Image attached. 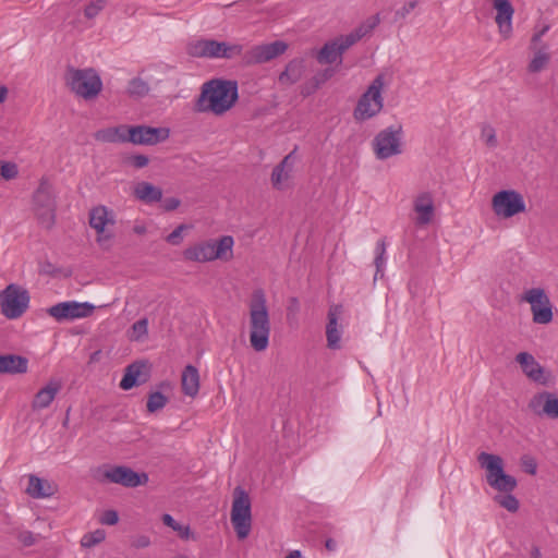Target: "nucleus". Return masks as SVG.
I'll list each match as a JSON object with an SVG mask.
<instances>
[{"label": "nucleus", "mask_w": 558, "mask_h": 558, "mask_svg": "<svg viewBox=\"0 0 558 558\" xmlns=\"http://www.w3.org/2000/svg\"><path fill=\"white\" fill-rule=\"evenodd\" d=\"M494 8L497 11L495 22L498 25L500 35L507 39L512 33V15L514 13L512 4L508 0H493Z\"/></svg>", "instance_id": "21"}, {"label": "nucleus", "mask_w": 558, "mask_h": 558, "mask_svg": "<svg viewBox=\"0 0 558 558\" xmlns=\"http://www.w3.org/2000/svg\"><path fill=\"white\" fill-rule=\"evenodd\" d=\"M250 310V343L256 352L265 351L269 345L270 319L265 292L256 289L252 293Z\"/></svg>", "instance_id": "2"}, {"label": "nucleus", "mask_w": 558, "mask_h": 558, "mask_svg": "<svg viewBox=\"0 0 558 558\" xmlns=\"http://www.w3.org/2000/svg\"><path fill=\"white\" fill-rule=\"evenodd\" d=\"M182 391L184 395L195 397L199 390V374L195 366L187 365L182 372Z\"/></svg>", "instance_id": "28"}, {"label": "nucleus", "mask_w": 558, "mask_h": 558, "mask_svg": "<svg viewBox=\"0 0 558 558\" xmlns=\"http://www.w3.org/2000/svg\"><path fill=\"white\" fill-rule=\"evenodd\" d=\"M327 347L331 350L340 349L341 330L326 328Z\"/></svg>", "instance_id": "44"}, {"label": "nucleus", "mask_w": 558, "mask_h": 558, "mask_svg": "<svg viewBox=\"0 0 558 558\" xmlns=\"http://www.w3.org/2000/svg\"><path fill=\"white\" fill-rule=\"evenodd\" d=\"M550 26L548 24H545L542 28L534 29V34L531 37L530 47L529 48H537L541 47L543 36L549 31Z\"/></svg>", "instance_id": "49"}, {"label": "nucleus", "mask_w": 558, "mask_h": 558, "mask_svg": "<svg viewBox=\"0 0 558 558\" xmlns=\"http://www.w3.org/2000/svg\"><path fill=\"white\" fill-rule=\"evenodd\" d=\"M529 408L538 416L558 418V398L551 392L543 391L534 395L529 402Z\"/></svg>", "instance_id": "18"}, {"label": "nucleus", "mask_w": 558, "mask_h": 558, "mask_svg": "<svg viewBox=\"0 0 558 558\" xmlns=\"http://www.w3.org/2000/svg\"><path fill=\"white\" fill-rule=\"evenodd\" d=\"M363 36L359 33V31L355 28L350 34H347L344 36H340L336 38V43L339 45V48L342 52L347 51L351 46H353L355 43H357L360 39H362Z\"/></svg>", "instance_id": "39"}, {"label": "nucleus", "mask_w": 558, "mask_h": 558, "mask_svg": "<svg viewBox=\"0 0 558 558\" xmlns=\"http://www.w3.org/2000/svg\"><path fill=\"white\" fill-rule=\"evenodd\" d=\"M375 253H376V255H385L386 254V242L384 239H381L377 242Z\"/></svg>", "instance_id": "61"}, {"label": "nucleus", "mask_w": 558, "mask_h": 558, "mask_svg": "<svg viewBox=\"0 0 558 558\" xmlns=\"http://www.w3.org/2000/svg\"><path fill=\"white\" fill-rule=\"evenodd\" d=\"M134 196L146 204H151L161 201L162 191L151 183L140 182L134 187Z\"/></svg>", "instance_id": "30"}, {"label": "nucleus", "mask_w": 558, "mask_h": 558, "mask_svg": "<svg viewBox=\"0 0 558 558\" xmlns=\"http://www.w3.org/2000/svg\"><path fill=\"white\" fill-rule=\"evenodd\" d=\"M19 175V167L13 161L0 160V177L5 181L14 180Z\"/></svg>", "instance_id": "40"}, {"label": "nucleus", "mask_w": 558, "mask_h": 558, "mask_svg": "<svg viewBox=\"0 0 558 558\" xmlns=\"http://www.w3.org/2000/svg\"><path fill=\"white\" fill-rule=\"evenodd\" d=\"M189 229V226L182 223L179 225L166 238V241L171 245H179L183 241L182 232Z\"/></svg>", "instance_id": "47"}, {"label": "nucleus", "mask_w": 558, "mask_h": 558, "mask_svg": "<svg viewBox=\"0 0 558 558\" xmlns=\"http://www.w3.org/2000/svg\"><path fill=\"white\" fill-rule=\"evenodd\" d=\"M33 210L44 228L51 229L56 222L57 201L52 183L47 177L39 180L33 193Z\"/></svg>", "instance_id": "4"}, {"label": "nucleus", "mask_w": 558, "mask_h": 558, "mask_svg": "<svg viewBox=\"0 0 558 558\" xmlns=\"http://www.w3.org/2000/svg\"><path fill=\"white\" fill-rule=\"evenodd\" d=\"M29 293L19 284L11 283L0 292L2 314L9 319L21 317L28 308Z\"/></svg>", "instance_id": "9"}, {"label": "nucleus", "mask_w": 558, "mask_h": 558, "mask_svg": "<svg viewBox=\"0 0 558 558\" xmlns=\"http://www.w3.org/2000/svg\"><path fill=\"white\" fill-rule=\"evenodd\" d=\"M149 378V366L145 361H135L128 365L120 381V388L130 390L135 386L145 384Z\"/></svg>", "instance_id": "19"}, {"label": "nucleus", "mask_w": 558, "mask_h": 558, "mask_svg": "<svg viewBox=\"0 0 558 558\" xmlns=\"http://www.w3.org/2000/svg\"><path fill=\"white\" fill-rule=\"evenodd\" d=\"M106 537V532L101 529H98L94 532L86 533L82 539L81 545L85 548H92L98 544H100Z\"/></svg>", "instance_id": "37"}, {"label": "nucleus", "mask_w": 558, "mask_h": 558, "mask_svg": "<svg viewBox=\"0 0 558 558\" xmlns=\"http://www.w3.org/2000/svg\"><path fill=\"white\" fill-rule=\"evenodd\" d=\"M28 360L16 354L0 355V374H25Z\"/></svg>", "instance_id": "24"}, {"label": "nucleus", "mask_w": 558, "mask_h": 558, "mask_svg": "<svg viewBox=\"0 0 558 558\" xmlns=\"http://www.w3.org/2000/svg\"><path fill=\"white\" fill-rule=\"evenodd\" d=\"M118 521L119 515L114 510H106L100 518V523L106 525H114Z\"/></svg>", "instance_id": "56"}, {"label": "nucleus", "mask_w": 558, "mask_h": 558, "mask_svg": "<svg viewBox=\"0 0 558 558\" xmlns=\"http://www.w3.org/2000/svg\"><path fill=\"white\" fill-rule=\"evenodd\" d=\"M303 72V60L293 59L287 64L286 70L279 75V82L281 84H294L302 77Z\"/></svg>", "instance_id": "32"}, {"label": "nucleus", "mask_w": 558, "mask_h": 558, "mask_svg": "<svg viewBox=\"0 0 558 558\" xmlns=\"http://www.w3.org/2000/svg\"><path fill=\"white\" fill-rule=\"evenodd\" d=\"M122 161L125 166H130L135 169H142L148 166L149 158L142 154H135L125 156Z\"/></svg>", "instance_id": "41"}, {"label": "nucleus", "mask_w": 558, "mask_h": 558, "mask_svg": "<svg viewBox=\"0 0 558 558\" xmlns=\"http://www.w3.org/2000/svg\"><path fill=\"white\" fill-rule=\"evenodd\" d=\"M128 90L131 96L144 97L148 94L149 86L147 82L143 81L142 78L134 77L131 80Z\"/></svg>", "instance_id": "38"}, {"label": "nucleus", "mask_w": 558, "mask_h": 558, "mask_svg": "<svg viewBox=\"0 0 558 558\" xmlns=\"http://www.w3.org/2000/svg\"><path fill=\"white\" fill-rule=\"evenodd\" d=\"M116 223L114 214L104 205H98L89 210V226L97 232V242L104 244L112 239V234L106 233L107 226Z\"/></svg>", "instance_id": "17"}, {"label": "nucleus", "mask_w": 558, "mask_h": 558, "mask_svg": "<svg viewBox=\"0 0 558 558\" xmlns=\"http://www.w3.org/2000/svg\"><path fill=\"white\" fill-rule=\"evenodd\" d=\"M384 80L381 75L376 76L367 90L360 97L353 116L357 121H365L375 117L383 109L381 88Z\"/></svg>", "instance_id": "8"}, {"label": "nucleus", "mask_w": 558, "mask_h": 558, "mask_svg": "<svg viewBox=\"0 0 558 558\" xmlns=\"http://www.w3.org/2000/svg\"><path fill=\"white\" fill-rule=\"evenodd\" d=\"M239 99L236 81L213 78L201 87V94L194 102V112H211L222 116L229 111Z\"/></svg>", "instance_id": "1"}, {"label": "nucleus", "mask_w": 558, "mask_h": 558, "mask_svg": "<svg viewBox=\"0 0 558 558\" xmlns=\"http://www.w3.org/2000/svg\"><path fill=\"white\" fill-rule=\"evenodd\" d=\"M413 209L417 214L415 223L417 226L428 225L433 220L435 214L432 194L429 192L420 193L413 202Z\"/></svg>", "instance_id": "22"}, {"label": "nucleus", "mask_w": 558, "mask_h": 558, "mask_svg": "<svg viewBox=\"0 0 558 558\" xmlns=\"http://www.w3.org/2000/svg\"><path fill=\"white\" fill-rule=\"evenodd\" d=\"M402 126H389L380 131L374 140V150L378 159H388L401 154Z\"/></svg>", "instance_id": "12"}, {"label": "nucleus", "mask_w": 558, "mask_h": 558, "mask_svg": "<svg viewBox=\"0 0 558 558\" xmlns=\"http://www.w3.org/2000/svg\"><path fill=\"white\" fill-rule=\"evenodd\" d=\"M104 477L110 483L119 484L129 488L146 485L149 480L147 473L135 472L126 465L110 466L104 472Z\"/></svg>", "instance_id": "14"}, {"label": "nucleus", "mask_w": 558, "mask_h": 558, "mask_svg": "<svg viewBox=\"0 0 558 558\" xmlns=\"http://www.w3.org/2000/svg\"><path fill=\"white\" fill-rule=\"evenodd\" d=\"M95 140L104 143H116L113 129L112 128H106L98 130L95 133Z\"/></svg>", "instance_id": "51"}, {"label": "nucleus", "mask_w": 558, "mask_h": 558, "mask_svg": "<svg viewBox=\"0 0 558 558\" xmlns=\"http://www.w3.org/2000/svg\"><path fill=\"white\" fill-rule=\"evenodd\" d=\"M530 50L533 51L534 56L527 65V71L530 73H538L543 71L550 61L549 46L542 44L541 47L530 48Z\"/></svg>", "instance_id": "29"}, {"label": "nucleus", "mask_w": 558, "mask_h": 558, "mask_svg": "<svg viewBox=\"0 0 558 558\" xmlns=\"http://www.w3.org/2000/svg\"><path fill=\"white\" fill-rule=\"evenodd\" d=\"M295 160V149L288 154L272 170L271 183L277 190L282 189L283 182L290 179Z\"/></svg>", "instance_id": "23"}, {"label": "nucleus", "mask_w": 558, "mask_h": 558, "mask_svg": "<svg viewBox=\"0 0 558 558\" xmlns=\"http://www.w3.org/2000/svg\"><path fill=\"white\" fill-rule=\"evenodd\" d=\"M95 306L87 302L66 301L50 306L47 313L57 322L85 318L93 314Z\"/></svg>", "instance_id": "13"}, {"label": "nucleus", "mask_w": 558, "mask_h": 558, "mask_svg": "<svg viewBox=\"0 0 558 558\" xmlns=\"http://www.w3.org/2000/svg\"><path fill=\"white\" fill-rule=\"evenodd\" d=\"M343 52L339 48L336 40L326 43L316 54V60L320 64H331L335 62H342Z\"/></svg>", "instance_id": "31"}, {"label": "nucleus", "mask_w": 558, "mask_h": 558, "mask_svg": "<svg viewBox=\"0 0 558 558\" xmlns=\"http://www.w3.org/2000/svg\"><path fill=\"white\" fill-rule=\"evenodd\" d=\"M521 466L524 470V472L535 475L537 470V463L535 459L531 456H523L521 458Z\"/></svg>", "instance_id": "53"}, {"label": "nucleus", "mask_w": 558, "mask_h": 558, "mask_svg": "<svg viewBox=\"0 0 558 558\" xmlns=\"http://www.w3.org/2000/svg\"><path fill=\"white\" fill-rule=\"evenodd\" d=\"M231 523L239 539L248 536L252 527L251 499L241 486L233 489Z\"/></svg>", "instance_id": "6"}, {"label": "nucleus", "mask_w": 558, "mask_h": 558, "mask_svg": "<svg viewBox=\"0 0 558 558\" xmlns=\"http://www.w3.org/2000/svg\"><path fill=\"white\" fill-rule=\"evenodd\" d=\"M170 136L168 128H154L145 124L132 125L130 129L131 144L153 146L167 141Z\"/></svg>", "instance_id": "15"}, {"label": "nucleus", "mask_w": 558, "mask_h": 558, "mask_svg": "<svg viewBox=\"0 0 558 558\" xmlns=\"http://www.w3.org/2000/svg\"><path fill=\"white\" fill-rule=\"evenodd\" d=\"M342 313L341 305H332L328 311V323L326 328L339 329L338 319Z\"/></svg>", "instance_id": "46"}, {"label": "nucleus", "mask_w": 558, "mask_h": 558, "mask_svg": "<svg viewBox=\"0 0 558 558\" xmlns=\"http://www.w3.org/2000/svg\"><path fill=\"white\" fill-rule=\"evenodd\" d=\"M134 333L136 335V339H140L143 336H146L148 332V320L147 318H142L135 322L132 326Z\"/></svg>", "instance_id": "54"}, {"label": "nucleus", "mask_w": 558, "mask_h": 558, "mask_svg": "<svg viewBox=\"0 0 558 558\" xmlns=\"http://www.w3.org/2000/svg\"><path fill=\"white\" fill-rule=\"evenodd\" d=\"M380 23L379 14L366 19L356 29L364 37L369 34Z\"/></svg>", "instance_id": "45"}, {"label": "nucleus", "mask_w": 558, "mask_h": 558, "mask_svg": "<svg viewBox=\"0 0 558 558\" xmlns=\"http://www.w3.org/2000/svg\"><path fill=\"white\" fill-rule=\"evenodd\" d=\"M64 81L71 92L85 100L96 98L102 89V81L93 68L75 69L68 66Z\"/></svg>", "instance_id": "3"}, {"label": "nucleus", "mask_w": 558, "mask_h": 558, "mask_svg": "<svg viewBox=\"0 0 558 558\" xmlns=\"http://www.w3.org/2000/svg\"><path fill=\"white\" fill-rule=\"evenodd\" d=\"M132 125L129 124H120L118 126H113V134L116 138V143H131L130 138V129Z\"/></svg>", "instance_id": "43"}, {"label": "nucleus", "mask_w": 558, "mask_h": 558, "mask_svg": "<svg viewBox=\"0 0 558 558\" xmlns=\"http://www.w3.org/2000/svg\"><path fill=\"white\" fill-rule=\"evenodd\" d=\"M481 137L485 142V144L490 148H495L498 145L496 131L489 124L483 125L482 132H481Z\"/></svg>", "instance_id": "42"}, {"label": "nucleus", "mask_w": 558, "mask_h": 558, "mask_svg": "<svg viewBox=\"0 0 558 558\" xmlns=\"http://www.w3.org/2000/svg\"><path fill=\"white\" fill-rule=\"evenodd\" d=\"M181 202L179 198L169 197L163 201L162 207L167 211H171L177 209L180 206Z\"/></svg>", "instance_id": "59"}, {"label": "nucleus", "mask_w": 558, "mask_h": 558, "mask_svg": "<svg viewBox=\"0 0 558 558\" xmlns=\"http://www.w3.org/2000/svg\"><path fill=\"white\" fill-rule=\"evenodd\" d=\"M243 47L238 44L217 41L215 39H199L187 46V53L195 58H223L232 59L242 53Z\"/></svg>", "instance_id": "7"}, {"label": "nucleus", "mask_w": 558, "mask_h": 558, "mask_svg": "<svg viewBox=\"0 0 558 558\" xmlns=\"http://www.w3.org/2000/svg\"><path fill=\"white\" fill-rule=\"evenodd\" d=\"M335 74V70L331 68H327L317 74L314 75L318 84L322 86L324 83H326L328 80H330Z\"/></svg>", "instance_id": "58"}, {"label": "nucleus", "mask_w": 558, "mask_h": 558, "mask_svg": "<svg viewBox=\"0 0 558 558\" xmlns=\"http://www.w3.org/2000/svg\"><path fill=\"white\" fill-rule=\"evenodd\" d=\"M26 493L36 499L51 497L56 493V486L36 475H29Z\"/></svg>", "instance_id": "26"}, {"label": "nucleus", "mask_w": 558, "mask_h": 558, "mask_svg": "<svg viewBox=\"0 0 558 558\" xmlns=\"http://www.w3.org/2000/svg\"><path fill=\"white\" fill-rule=\"evenodd\" d=\"M162 522L165 525L177 531L182 539H189L193 536V533L189 525L179 524L170 514L166 513L162 515Z\"/></svg>", "instance_id": "34"}, {"label": "nucleus", "mask_w": 558, "mask_h": 558, "mask_svg": "<svg viewBox=\"0 0 558 558\" xmlns=\"http://www.w3.org/2000/svg\"><path fill=\"white\" fill-rule=\"evenodd\" d=\"M494 213L498 217L510 218L525 211L523 196L514 190H502L496 193L492 199Z\"/></svg>", "instance_id": "11"}, {"label": "nucleus", "mask_w": 558, "mask_h": 558, "mask_svg": "<svg viewBox=\"0 0 558 558\" xmlns=\"http://www.w3.org/2000/svg\"><path fill=\"white\" fill-rule=\"evenodd\" d=\"M374 264L376 266V272H375V278L374 279L376 280L378 276H380V277L384 276L383 268H384V265H385V255H376Z\"/></svg>", "instance_id": "60"}, {"label": "nucleus", "mask_w": 558, "mask_h": 558, "mask_svg": "<svg viewBox=\"0 0 558 558\" xmlns=\"http://www.w3.org/2000/svg\"><path fill=\"white\" fill-rule=\"evenodd\" d=\"M104 4H105V0H97L96 2H90L85 8V16L88 19H93L104 8Z\"/></svg>", "instance_id": "55"}, {"label": "nucleus", "mask_w": 558, "mask_h": 558, "mask_svg": "<svg viewBox=\"0 0 558 558\" xmlns=\"http://www.w3.org/2000/svg\"><path fill=\"white\" fill-rule=\"evenodd\" d=\"M481 468L486 470V481L488 485L500 492L511 493L517 487V480L504 471V461L501 457L493 453L481 452L477 456Z\"/></svg>", "instance_id": "5"}, {"label": "nucleus", "mask_w": 558, "mask_h": 558, "mask_svg": "<svg viewBox=\"0 0 558 558\" xmlns=\"http://www.w3.org/2000/svg\"><path fill=\"white\" fill-rule=\"evenodd\" d=\"M150 545V538L147 535H135L131 538V546L141 549Z\"/></svg>", "instance_id": "57"}, {"label": "nucleus", "mask_w": 558, "mask_h": 558, "mask_svg": "<svg viewBox=\"0 0 558 558\" xmlns=\"http://www.w3.org/2000/svg\"><path fill=\"white\" fill-rule=\"evenodd\" d=\"M325 547L327 550L333 551L337 547V543L332 538H327L325 542Z\"/></svg>", "instance_id": "62"}, {"label": "nucleus", "mask_w": 558, "mask_h": 558, "mask_svg": "<svg viewBox=\"0 0 558 558\" xmlns=\"http://www.w3.org/2000/svg\"><path fill=\"white\" fill-rule=\"evenodd\" d=\"M531 557L532 558H542V553H541L539 547H537V546L532 547Z\"/></svg>", "instance_id": "64"}, {"label": "nucleus", "mask_w": 558, "mask_h": 558, "mask_svg": "<svg viewBox=\"0 0 558 558\" xmlns=\"http://www.w3.org/2000/svg\"><path fill=\"white\" fill-rule=\"evenodd\" d=\"M522 301L531 304L533 322L535 324L546 325L553 320V306L544 289L532 288L524 292Z\"/></svg>", "instance_id": "10"}, {"label": "nucleus", "mask_w": 558, "mask_h": 558, "mask_svg": "<svg viewBox=\"0 0 558 558\" xmlns=\"http://www.w3.org/2000/svg\"><path fill=\"white\" fill-rule=\"evenodd\" d=\"M233 238L230 235L221 236L218 241L214 242V260H229L232 257Z\"/></svg>", "instance_id": "33"}, {"label": "nucleus", "mask_w": 558, "mask_h": 558, "mask_svg": "<svg viewBox=\"0 0 558 558\" xmlns=\"http://www.w3.org/2000/svg\"><path fill=\"white\" fill-rule=\"evenodd\" d=\"M8 93V88L4 85H0V104L5 101Z\"/></svg>", "instance_id": "63"}, {"label": "nucleus", "mask_w": 558, "mask_h": 558, "mask_svg": "<svg viewBox=\"0 0 558 558\" xmlns=\"http://www.w3.org/2000/svg\"><path fill=\"white\" fill-rule=\"evenodd\" d=\"M17 539L23 544V546L29 547L38 542L39 535H35L31 531H22L19 533Z\"/></svg>", "instance_id": "50"}, {"label": "nucleus", "mask_w": 558, "mask_h": 558, "mask_svg": "<svg viewBox=\"0 0 558 558\" xmlns=\"http://www.w3.org/2000/svg\"><path fill=\"white\" fill-rule=\"evenodd\" d=\"M319 87H320V85L318 84L316 78L313 76L311 80H308L301 86V95L303 97H308V96L313 95Z\"/></svg>", "instance_id": "52"}, {"label": "nucleus", "mask_w": 558, "mask_h": 558, "mask_svg": "<svg viewBox=\"0 0 558 558\" xmlns=\"http://www.w3.org/2000/svg\"><path fill=\"white\" fill-rule=\"evenodd\" d=\"M515 362L520 364L523 374L535 383L546 384L545 368L529 352H520L515 355Z\"/></svg>", "instance_id": "20"}, {"label": "nucleus", "mask_w": 558, "mask_h": 558, "mask_svg": "<svg viewBox=\"0 0 558 558\" xmlns=\"http://www.w3.org/2000/svg\"><path fill=\"white\" fill-rule=\"evenodd\" d=\"M418 4V0H410L408 1L401 9L397 10L395 13V22L404 20L411 11H413Z\"/></svg>", "instance_id": "48"}, {"label": "nucleus", "mask_w": 558, "mask_h": 558, "mask_svg": "<svg viewBox=\"0 0 558 558\" xmlns=\"http://www.w3.org/2000/svg\"><path fill=\"white\" fill-rule=\"evenodd\" d=\"M214 241H206L184 250L183 256L186 260L205 263L214 260Z\"/></svg>", "instance_id": "25"}, {"label": "nucleus", "mask_w": 558, "mask_h": 558, "mask_svg": "<svg viewBox=\"0 0 558 558\" xmlns=\"http://www.w3.org/2000/svg\"><path fill=\"white\" fill-rule=\"evenodd\" d=\"M167 402H168V398L163 393H161L159 391L151 392L148 395V398H147V403H146L147 411L149 413H155L158 410H161L162 408H165Z\"/></svg>", "instance_id": "35"}, {"label": "nucleus", "mask_w": 558, "mask_h": 558, "mask_svg": "<svg viewBox=\"0 0 558 558\" xmlns=\"http://www.w3.org/2000/svg\"><path fill=\"white\" fill-rule=\"evenodd\" d=\"M494 500L509 512H515L519 509V500L511 493L497 495L494 497Z\"/></svg>", "instance_id": "36"}, {"label": "nucleus", "mask_w": 558, "mask_h": 558, "mask_svg": "<svg viewBox=\"0 0 558 558\" xmlns=\"http://www.w3.org/2000/svg\"><path fill=\"white\" fill-rule=\"evenodd\" d=\"M288 45L282 40H276L270 44H264L253 47L244 54L245 64H260L268 62L278 56L284 53Z\"/></svg>", "instance_id": "16"}, {"label": "nucleus", "mask_w": 558, "mask_h": 558, "mask_svg": "<svg viewBox=\"0 0 558 558\" xmlns=\"http://www.w3.org/2000/svg\"><path fill=\"white\" fill-rule=\"evenodd\" d=\"M61 389V384L59 381L51 380L47 386L41 388L34 397L32 402L33 410H41L46 409L50 405V403L56 398L57 393Z\"/></svg>", "instance_id": "27"}]
</instances>
